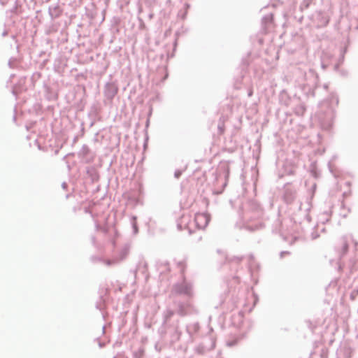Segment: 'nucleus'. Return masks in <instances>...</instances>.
<instances>
[{
	"label": "nucleus",
	"instance_id": "nucleus-1",
	"mask_svg": "<svg viewBox=\"0 0 358 358\" xmlns=\"http://www.w3.org/2000/svg\"><path fill=\"white\" fill-rule=\"evenodd\" d=\"M194 220L199 229H204L210 222V215L206 213H199L196 214Z\"/></svg>",
	"mask_w": 358,
	"mask_h": 358
}]
</instances>
